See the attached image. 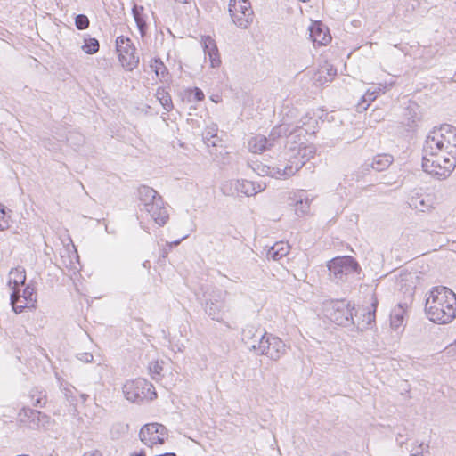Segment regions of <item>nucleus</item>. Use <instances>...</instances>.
I'll list each match as a JSON object with an SVG mask.
<instances>
[{
  "mask_svg": "<svg viewBox=\"0 0 456 456\" xmlns=\"http://www.w3.org/2000/svg\"><path fill=\"white\" fill-rule=\"evenodd\" d=\"M425 310L433 322L450 323L456 316V296L444 286L434 287L426 299Z\"/></svg>",
  "mask_w": 456,
  "mask_h": 456,
  "instance_id": "obj_1",
  "label": "nucleus"
},
{
  "mask_svg": "<svg viewBox=\"0 0 456 456\" xmlns=\"http://www.w3.org/2000/svg\"><path fill=\"white\" fill-rule=\"evenodd\" d=\"M456 154V128L452 125L444 124L434 128L427 136L423 145V159L426 165L433 167L436 161V153L450 152Z\"/></svg>",
  "mask_w": 456,
  "mask_h": 456,
  "instance_id": "obj_2",
  "label": "nucleus"
},
{
  "mask_svg": "<svg viewBox=\"0 0 456 456\" xmlns=\"http://www.w3.org/2000/svg\"><path fill=\"white\" fill-rule=\"evenodd\" d=\"M201 290L204 312L213 321L224 322V316L230 311L226 302L228 292L215 286L202 287Z\"/></svg>",
  "mask_w": 456,
  "mask_h": 456,
  "instance_id": "obj_3",
  "label": "nucleus"
},
{
  "mask_svg": "<svg viewBox=\"0 0 456 456\" xmlns=\"http://www.w3.org/2000/svg\"><path fill=\"white\" fill-rule=\"evenodd\" d=\"M327 267L330 279L336 283L346 281L350 275L361 270L357 261L350 256L335 257L328 262Z\"/></svg>",
  "mask_w": 456,
  "mask_h": 456,
  "instance_id": "obj_4",
  "label": "nucleus"
},
{
  "mask_svg": "<svg viewBox=\"0 0 456 456\" xmlns=\"http://www.w3.org/2000/svg\"><path fill=\"white\" fill-rule=\"evenodd\" d=\"M124 396L131 403H141L143 400H153L157 397L152 384L144 379L127 380L122 387Z\"/></svg>",
  "mask_w": 456,
  "mask_h": 456,
  "instance_id": "obj_5",
  "label": "nucleus"
},
{
  "mask_svg": "<svg viewBox=\"0 0 456 456\" xmlns=\"http://www.w3.org/2000/svg\"><path fill=\"white\" fill-rule=\"evenodd\" d=\"M228 12L232 22L240 28H248L254 20V12L249 0H230Z\"/></svg>",
  "mask_w": 456,
  "mask_h": 456,
  "instance_id": "obj_6",
  "label": "nucleus"
},
{
  "mask_svg": "<svg viewBox=\"0 0 456 456\" xmlns=\"http://www.w3.org/2000/svg\"><path fill=\"white\" fill-rule=\"evenodd\" d=\"M116 48L122 66L128 71L134 70L138 66L140 58L131 39L124 36L118 37Z\"/></svg>",
  "mask_w": 456,
  "mask_h": 456,
  "instance_id": "obj_7",
  "label": "nucleus"
},
{
  "mask_svg": "<svg viewBox=\"0 0 456 456\" xmlns=\"http://www.w3.org/2000/svg\"><path fill=\"white\" fill-rule=\"evenodd\" d=\"M168 437L167 428L159 423H148L143 425L139 432V438L146 446L162 444Z\"/></svg>",
  "mask_w": 456,
  "mask_h": 456,
  "instance_id": "obj_8",
  "label": "nucleus"
},
{
  "mask_svg": "<svg viewBox=\"0 0 456 456\" xmlns=\"http://www.w3.org/2000/svg\"><path fill=\"white\" fill-rule=\"evenodd\" d=\"M256 348V354L266 355L273 361L279 360L287 351L285 343L280 338L268 333L259 341Z\"/></svg>",
  "mask_w": 456,
  "mask_h": 456,
  "instance_id": "obj_9",
  "label": "nucleus"
},
{
  "mask_svg": "<svg viewBox=\"0 0 456 456\" xmlns=\"http://www.w3.org/2000/svg\"><path fill=\"white\" fill-rule=\"evenodd\" d=\"M314 148L311 145L302 146V143L297 149V152L289 156L288 162L283 167V174L294 175L310 159L314 158Z\"/></svg>",
  "mask_w": 456,
  "mask_h": 456,
  "instance_id": "obj_10",
  "label": "nucleus"
},
{
  "mask_svg": "<svg viewBox=\"0 0 456 456\" xmlns=\"http://www.w3.org/2000/svg\"><path fill=\"white\" fill-rule=\"evenodd\" d=\"M330 311V318L336 324L345 327L355 324L354 317V306L351 305L350 303H346L345 301L332 302Z\"/></svg>",
  "mask_w": 456,
  "mask_h": 456,
  "instance_id": "obj_11",
  "label": "nucleus"
},
{
  "mask_svg": "<svg viewBox=\"0 0 456 456\" xmlns=\"http://www.w3.org/2000/svg\"><path fill=\"white\" fill-rule=\"evenodd\" d=\"M20 289H14L11 295V304L15 313H21L28 304H34L37 301V294L35 288L31 285H27L24 289L21 297L24 299V305H19L18 302L20 300Z\"/></svg>",
  "mask_w": 456,
  "mask_h": 456,
  "instance_id": "obj_12",
  "label": "nucleus"
},
{
  "mask_svg": "<svg viewBox=\"0 0 456 456\" xmlns=\"http://www.w3.org/2000/svg\"><path fill=\"white\" fill-rule=\"evenodd\" d=\"M143 211L159 226L165 225L169 219L168 212L162 199H158L154 203L146 204V209Z\"/></svg>",
  "mask_w": 456,
  "mask_h": 456,
  "instance_id": "obj_13",
  "label": "nucleus"
},
{
  "mask_svg": "<svg viewBox=\"0 0 456 456\" xmlns=\"http://www.w3.org/2000/svg\"><path fill=\"white\" fill-rule=\"evenodd\" d=\"M371 306L373 307L372 310L362 308L358 309L355 311V314H354L355 324H353L357 328L358 330H364L372 325L373 322H375V312H376V306L377 302L371 303Z\"/></svg>",
  "mask_w": 456,
  "mask_h": 456,
  "instance_id": "obj_14",
  "label": "nucleus"
},
{
  "mask_svg": "<svg viewBox=\"0 0 456 456\" xmlns=\"http://www.w3.org/2000/svg\"><path fill=\"white\" fill-rule=\"evenodd\" d=\"M266 332H262L259 329L254 326H247L243 329L241 333V339L245 346L250 350L257 353V344L260 340L264 339Z\"/></svg>",
  "mask_w": 456,
  "mask_h": 456,
  "instance_id": "obj_15",
  "label": "nucleus"
},
{
  "mask_svg": "<svg viewBox=\"0 0 456 456\" xmlns=\"http://www.w3.org/2000/svg\"><path fill=\"white\" fill-rule=\"evenodd\" d=\"M201 44L206 57H208L210 66L217 68L221 64V58L216 41L210 36H203Z\"/></svg>",
  "mask_w": 456,
  "mask_h": 456,
  "instance_id": "obj_16",
  "label": "nucleus"
},
{
  "mask_svg": "<svg viewBox=\"0 0 456 456\" xmlns=\"http://www.w3.org/2000/svg\"><path fill=\"white\" fill-rule=\"evenodd\" d=\"M248 167L258 175L260 176H265L270 175L272 177H290V175H287L283 174V164H279L277 167H269L267 165H265L259 161H252L251 163L248 164Z\"/></svg>",
  "mask_w": 456,
  "mask_h": 456,
  "instance_id": "obj_17",
  "label": "nucleus"
},
{
  "mask_svg": "<svg viewBox=\"0 0 456 456\" xmlns=\"http://www.w3.org/2000/svg\"><path fill=\"white\" fill-rule=\"evenodd\" d=\"M231 186L234 188L237 193H241L248 197L254 196L265 188V186H262L260 183H255L246 179L232 181Z\"/></svg>",
  "mask_w": 456,
  "mask_h": 456,
  "instance_id": "obj_18",
  "label": "nucleus"
},
{
  "mask_svg": "<svg viewBox=\"0 0 456 456\" xmlns=\"http://www.w3.org/2000/svg\"><path fill=\"white\" fill-rule=\"evenodd\" d=\"M310 37L314 44L321 45H325L331 40L327 28H323L320 23L310 28Z\"/></svg>",
  "mask_w": 456,
  "mask_h": 456,
  "instance_id": "obj_19",
  "label": "nucleus"
},
{
  "mask_svg": "<svg viewBox=\"0 0 456 456\" xmlns=\"http://www.w3.org/2000/svg\"><path fill=\"white\" fill-rule=\"evenodd\" d=\"M273 146V142H269L267 137L257 134L248 140V150L254 153H262Z\"/></svg>",
  "mask_w": 456,
  "mask_h": 456,
  "instance_id": "obj_20",
  "label": "nucleus"
},
{
  "mask_svg": "<svg viewBox=\"0 0 456 456\" xmlns=\"http://www.w3.org/2000/svg\"><path fill=\"white\" fill-rule=\"evenodd\" d=\"M132 13L136 23L137 28L142 37H143L148 29L147 15L144 13V8L142 5L134 4L132 8Z\"/></svg>",
  "mask_w": 456,
  "mask_h": 456,
  "instance_id": "obj_21",
  "label": "nucleus"
},
{
  "mask_svg": "<svg viewBox=\"0 0 456 456\" xmlns=\"http://www.w3.org/2000/svg\"><path fill=\"white\" fill-rule=\"evenodd\" d=\"M289 252V245L283 241L276 242L272 246L266 253L268 259L278 261L282 257L286 256Z\"/></svg>",
  "mask_w": 456,
  "mask_h": 456,
  "instance_id": "obj_22",
  "label": "nucleus"
},
{
  "mask_svg": "<svg viewBox=\"0 0 456 456\" xmlns=\"http://www.w3.org/2000/svg\"><path fill=\"white\" fill-rule=\"evenodd\" d=\"M407 305L398 304L390 314V325L394 330H398L403 322Z\"/></svg>",
  "mask_w": 456,
  "mask_h": 456,
  "instance_id": "obj_23",
  "label": "nucleus"
},
{
  "mask_svg": "<svg viewBox=\"0 0 456 456\" xmlns=\"http://www.w3.org/2000/svg\"><path fill=\"white\" fill-rule=\"evenodd\" d=\"M41 416V411L33 410L29 407H23L18 414L20 422L28 424L33 428L38 422V418Z\"/></svg>",
  "mask_w": 456,
  "mask_h": 456,
  "instance_id": "obj_24",
  "label": "nucleus"
},
{
  "mask_svg": "<svg viewBox=\"0 0 456 456\" xmlns=\"http://www.w3.org/2000/svg\"><path fill=\"white\" fill-rule=\"evenodd\" d=\"M318 124V120L310 117L309 114L302 117L299 121V124L296 126V128L293 130L296 133L300 132V129L304 130L305 134H314L315 127Z\"/></svg>",
  "mask_w": 456,
  "mask_h": 456,
  "instance_id": "obj_25",
  "label": "nucleus"
},
{
  "mask_svg": "<svg viewBox=\"0 0 456 456\" xmlns=\"http://www.w3.org/2000/svg\"><path fill=\"white\" fill-rule=\"evenodd\" d=\"M281 136H287L289 139L296 137L295 132L292 130H289V128L286 127V125L282 124L272 129L269 136L267 137V140L269 141V142H273V144L275 140Z\"/></svg>",
  "mask_w": 456,
  "mask_h": 456,
  "instance_id": "obj_26",
  "label": "nucleus"
},
{
  "mask_svg": "<svg viewBox=\"0 0 456 456\" xmlns=\"http://www.w3.org/2000/svg\"><path fill=\"white\" fill-rule=\"evenodd\" d=\"M393 162V157L388 154H379L375 156L371 161V167L378 171L381 172L387 169Z\"/></svg>",
  "mask_w": 456,
  "mask_h": 456,
  "instance_id": "obj_27",
  "label": "nucleus"
},
{
  "mask_svg": "<svg viewBox=\"0 0 456 456\" xmlns=\"http://www.w3.org/2000/svg\"><path fill=\"white\" fill-rule=\"evenodd\" d=\"M336 75L337 69L333 68V66L327 64L319 69L317 81L321 85H323L325 83L332 81Z\"/></svg>",
  "mask_w": 456,
  "mask_h": 456,
  "instance_id": "obj_28",
  "label": "nucleus"
},
{
  "mask_svg": "<svg viewBox=\"0 0 456 456\" xmlns=\"http://www.w3.org/2000/svg\"><path fill=\"white\" fill-rule=\"evenodd\" d=\"M29 396L34 407L42 408L46 403V393L44 390H40L38 387L32 388Z\"/></svg>",
  "mask_w": 456,
  "mask_h": 456,
  "instance_id": "obj_29",
  "label": "nucleus"
},
{
  "mask_svg": "<svg viewBox=\"0 0 456 456\" xmlns=\"http://www.w3.org/2000/svg\"><path fill=\"white\" fill-rule=\"evenodd\" d=\"M156 97L162 105V107L167 110L170 111L173 109V102L171 96L168 92L165 90L163 87H159L156 92Z\"/></svg>",
  "mask_w": 456,
  "mask_h": 456,
  "instance_id": "obj_30",
  "label": "nucleus"
},
{
  "mask_svg": "<svg viewBox=\"0 0 456 456\" xmlns=\"http://www.w3.org/2000/svg\"><path fill=\"white\" fill-rule=\"evenodd\" d=\"M379 92L380 88H379V91H371L370 89H368L365 94L362 96V101L358 103V110H366L370 102H373L377 98Z\"/></svg>",
  "mask_w": 456,
  "mask_h": 456,
  "instance_id": "obj_31",
  "label": "nucleus"
},
{
  "mask_svg": "<svg viewBox=\"0 0 456 456\" xmlns=\"http://www.w3.org/2000/svg\"><path fill=\"white\" fill-rule=\"evenodd\" d=\"M203 141L207 146H216L217 128L216 126L208 127L202 134Z\"/></svg>",
  "mask_w": 456,
  "mask_h": 456,
  "instance_id": "obj_32",
  "label": "nucleus"
},
{
  "mask_svg": "<svg viewBox=\"0 0 456 456\" xmlns=\"http://www.w3.org/2000/svg\"><path fill=\"white\" fill-rule=\"evenodd\" d=\"M10 275L12 278L10 280V282L14 284V289H18L20 285H23L26 281V274L23 269L15 268L10 272Z\"/></svg>",
  "mask_w": 456,
  "mask_h": 456,
  "instance_id": "obj_33",
  "label": "nucleus"
},
{
  "mask_svg": "<svg viewBox=\"0 0 456 456\" xmlns=\"http://www.w3.org/2000/svg\"><path fill=\"white\" fill-rule=\"evenodd\" d=\"M296 213L299 215H305L309 212L310 209V200L308 198H303L302 193H300L296 200Z\"/></svg>",
  "mask_w": 456,
  "mask_h": 456,
  "instance_id": "obj_34",
  "label": "nucleus"
},
{
  "mask_svg": "<svg viewBox=\"0 0 456 456\" xmlns=\"http://www.w3.org/2000/svg\"><path fill=\"white\" fill-rule=\"evenodd\" d=\"M150 66L154 69V72L158 77H164L165 75L167 74V69L159 58H153L151 61Z\"/></svg>",
  "mask_w": 456,
  "mask_h": 456,
  "instance_id": "obj_35",
  "label": "nucleus"
},
{
  "mask_svg": "<svg viewBox=\"0 0 456 456\" xmlns=\"http://www.w3.org/2000/svg\"><path fill=\"white\" fill-rule=\"evenodd\" d=\"M158 196V192L152 189L151 187L142 185L138 188V197L141 203L143 201H147V199L149 197H155Z\"/></svg>",
  "mask_w": 456,
  "mask_h": 456,
  "instance_id": "obj_36",
  "label": "nucleus"
},
{
  "mask_svg": "<svg viewBox=\"0 0 456 456\" xmlns=\"http://www.w3.org/2000/svg\"><path fill=\"white\" fill-rule=\"evenodd\" d=\"M99 46L100 45L96 38H89L85 40L82 49L87 54H94L99 51Z\"/></svg>",
  "mask_w": 456,
  "mask_h": 456,
  "instance_id": "obj_37",
  "label": "nucleus"
},
{
  "mask_svg": "<svg viewBox=\"0 0 456 456\" xmlns=\"http://www.w3.org/2000/svg\"><path fill=\"white\" fill-rule=\"evenodd\" d=\"M410 207L421 212H425L429 208V205L426 204L425 200L420 197L412 198Z\"/></svg>",
  "mask_w": 456,
  "mask_h": 456,
  "instance_id": "obj_38",
  "label": "nucleus"
},
{
  "mask_svg": "<svg viewBox=\"0 0 456 456\" xmlns=\"http://www.w3.org/2000/svg\"><path fill=\"white\" fill-rule=\"evenodd\" d=\"M129 426L127 424L117 423L111 428V436L113 438H118L119 436L128 431Z\"/></svg>",
  "mask_w": 456,
  "mask_h": 456,
  "instance_id": "obj_39",
  "label": "nucleus"
},
{
  "mask_svg": "<svg viewBox=\"0 0 456 456\" xmlns=\"http://www.w3.org/2000/svg\"><path fill=\"white\" fill-rule=\"evenodd\" d=\"M76 28L79 30H84L89 26V19L85 14H78L75 18Z\"/></svg>",
  "mask_w": 456,
  "mask_h": 456,
  "instance_id": "obj_40",
  "label": "nucleus"
},
{
  "mask_svg": "<svg viewBox=\"0 0 456 456\" xmlns=\"http://www.w3.org/2000/svg\"><path fill=\"white\" fill-rule=\"evenodd\" d=\"M149 370L152 379H156L161 374L162 366L159 362H151L149 365Z\"/></svg>",
  "mask_w": 456,
  "mask_h": 456,
  "instance_id": "obj_41",
  "label": "nucleus"
},
{
  "mask_svg": "<svg viewBox=\"0 0 456 456\" xmlns=\"http://www.w3.org/2000/svg\"><path fill=\"white\" fill-rule=\"evenodd\" d=\"M7 228H9V220L6 217L4 206L0 204V231H4Z\"/></svg>",
  "mask_w": 456,
  "mask_h": 456,
  "instance_id": "obj_42",
  "label": "nucleus"
},
{
  "mask_svg": "<svg viewBox=\"0 0 456 456\" xmlns=\"http://www.w3.org/2000/svg\"><path fill=\"white\" fill-rule=\"evenodd\" d=\"M428 444H420L418 448L413 449L410 456H425V453H428Z\"/></svg>",
  "mask_w": 456,
  "mask_h": 456,
  "instance_id": "obj_43",
  "label": "nucleus"
},
{
  "mask_svg": "<svg viewBox=\"0 0 456 456\" xmlns=\"http://www.w3.org/2000/svg\"><path fill=\"white\" fill-rule=\"evenodd\" d=\"M77 358L85 363L92 362L94 360L91 353H80L77 355Z\"/></svg>",
  "mask_w": 456,
  "mask_h": 456,
  "instance_id": "obj_44",
  "label": "nucleus"
},
{
  "mask_svg": "<svg viewBox=\"0 0 456 456\" xmlns=\"http://www.w3.org/2000/svg\"><path fill=\"white\" fill-rule=\"evenodd\" d=\"M50 422V417L46 414L41 412L40 418H38V422H37L35 428L45 427Z\"/></svg>",
  "mask_w": 456,
  "mask_h": 456,
  "instance_id": "obj_45",
  "label": "nucleus"
},
{
  "mask_svg": "<svg viewBox=\"0 0 456 456\" xmlns=\"http://www.w3.org/2000/svg\"><path fill=\"white\" fill-rule=\"evenodd\" d=\"M191 94L193 95L194 100L197 101V102L202 101L204 99V97H205L204 93L202 92V90L198 88V87H195L191 91Z\"/></svg>",
  "mask_w": 456,
  "mask_h": 456,
  "instance_id": "obj_46",
  "label": "nucleus"
},
{
  "mask_svg": "<svg viewBox=\"0 0 456 456\" xmlns=\"http://www.w3.org/2000/svg\"><path fill=\"white\" fill-rule=\"evenodd\" d=\"M158 199H162L160 195L158 194V196H155V197H149V199H147V201H143L142 204V207L140 208V210L141 211H143L146 209V204H151V203H154L155 201H157Z\"/></svg>",
  "mask_w": 456,
  "mask_h": 456,
  "instance_id": "obj_47",
  "label": "nucleus"
},
{
  "mask_svg": "<svg viewBox=\"0 0 456 456\" xmlns=\"http://www.w3.org/2000/svg\"><path fill=\"white\" fill-rule=\"evenodd\" d=\"M406 440L403 439V436L402 434H398L396 436V442L400 446H402Z\"/></svg>",
  "mask_w": 456,
  "mask_h": 456,
  "instance_id": "obj_48",
  "label": "nucleus"
},
{
  "mask_svg": "<svg viewBox=\"0 0 456 456\" xmlns=\"http://www.w3.org/2000/svg\"><path fill=\"white\" fill-rule=\"evenodd\" d=\"M83 456H102V454L98 451L94 452H86Z\"/></svg>",
  "mask_w": 456,
  "mask_h": 456,
  "instance_id": "obj_49",
  "label": "nucleus"
},
{
  "mask_svg": "<svg viewBox=\"0 0 456 456\" xmlns=\"http://www.w3.org/2000/svg\"><path fill=\"white\" fill-rule=\"evenodd\" d=\"M130 456H146L144 451H140V452H134L130 454Z\"/></svg>",
  "mask_w": 456,
  "mask_h": 456,
  "instance_id": "obj_50",
  "label": "nucleus"
},
{
  "mask_svg": "<svg viewBox=\"0 0 456 456\" xmlns=\"http://www.w3.org/2000/svg\"><path fill=\"white\" fill-rule=\"evenodd\" d=\"M156 456H176V454L174 452H166Z\"/></svg>",
  "mask_w": 456,
  "mask_h": 456,
  "instance_id": "obj_51",
  "label": "nucleus"
},
{
  "mask_svg": "<svg viewBox=\"0 0 456 456\" xmlns=\"http://www.w3.org/2000/svg\"><path fill=\"white\" fill-rule=\"evenodd\" d=\"M185 238H186V237L182 238V240H183V239H185ZM180 242H181V240H175V241L172 242V244H173V245H175V246H177Z\"/></svg>",
  "mask_w": 456,
  "mask_h": 456,
  "instance_id": "obj_52",
  "label": "nucleus"
},
{
  "mask_svg": "<svg viewBox=\"0 0 456 456\" xmlns=\"http://www.w3.org/2000/svg\"><path fill=\"white\" fill-rule=\"evenodd\" d=\"M223 191H224V193H226V194L232 193V191H227V186L226 185L224 186Z\"/></svg>",
  "mask_w": 456,
  "mask_h": 456,
  "instance_id": "obj_53",
  "label": "nucleus"
},
{
  "mask_svg": "<svg viewBox=\"0 0 456 456\" xmlns=\"http://www.w3.org/2000/svg\"><path fill=\"white\" fill-rule=\"evenodd\" d=\"M87 396H88V395H84V394H83V395H81V397L83 398V400H84V401H86V400L87 399Z\"/></svg>",
  "mask_w": 456,
  "mask_h": 456,
  "instance_id": "obj_54",
  "label": "nucleus"
},
{
  "mask_svg": "<svg viewBox=\"0 0 456 456\" xmlns=\"http://www.w3.org/2000/svg\"><path fill=\"white\" fill-rule=\"evenodd\" d=\"M24 303H25L24 299H23V300H21V299H20V300L18 302V304H19V305H24Z\"/></svg>",
  "mask_w": 456,
  "mask_h": 456,
  "instance_id": "obj_55",
  "label": "nucleus"
}]
</instances>
